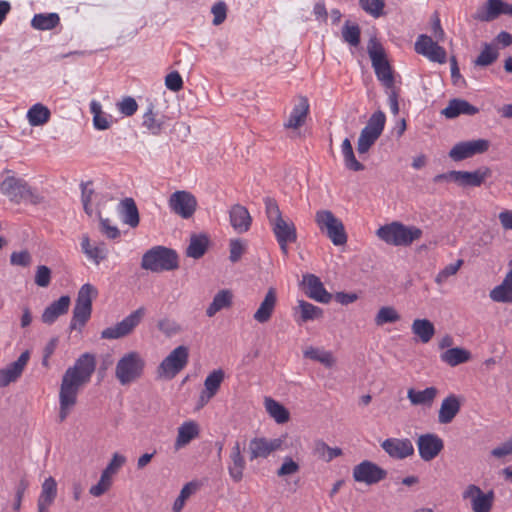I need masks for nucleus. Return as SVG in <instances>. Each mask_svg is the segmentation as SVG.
<instances>
[{
	"mask_svg": "<svg viewBox=\"0 0 512 512\" xmlns=\"http://www.w3.org/2000/svg\"><path fill=\"white\" fill-rule=\"evenodd\" d=\"M95 369V355L86 352L80 355L74 365L63 374L59 391V418L61 422L67 418L76 405L81 387L90 382Z\"/></svg>",
	"mask_w": 512,
	"mask_h": 512,
	"instance_id": "f257e3e1",
	"label": "nucleus"
},
{
	"mask_svg": "<svg viewBox=\"0 0 512 512\" xmlns=\"http://www.w3.org/2000/svg\"><path fill=\"white\" fill-rule=\"evenodd\" d=\"M264 203L269 224L280 246V250L287 256L289 253L288 244L294 243L297 240L296 227L292 221L283 219L280 208L274 199L267 197Z\"/></svg>",
	"mask_w": 512,
	"mask_h": 512,
	"instance_id": "f03ea898",
	"label": "nucleus"
},
{
	"mask_svg": "<svg viewBox=\"0 0 512 512\" xmlns=\"http://www.w3.org/2000/svg\"><path fill=\"white\" fill-rule=\"evenodd\" d=\"M367 49L378 80L387 88L386 93L388 96H398L399 91L395 87L393 72L382 44L376 38H371Z\"/></svg>",
	"mask_w": 512,
	"mask_h": 512,
	"instance_id": "7ed1b4c3",
	"label": "nucleus"
},
{
	"mask_svg": "<svg viewBox=\"0 0 512 512\" xmlns=\"http://www.w3.org/2000/svg\"><path fill=\"white\" fill-rule=\"evenodd\" d=\"M376 234L389 245L407 247L414 241L419 240L423 235V231L416 226H406L401 222L394 221L381 226Z\"/></svg>",
	"mask_w": 512,
	"mask_h": 512,
	"instance_id": "20e7f679",
	"label": "nucleus"
},
{
	"mask_svg": "<svg viewBox=\"0 0 512 512\" xmlns=\"http://www.w3.org/2000/svg\"><path fill=\"white\" fill-rule=\"evenodd\" d=\"M178 266L176 251L164 246H155L147 250L141 260V267L154 273L175 270Z\"/></svg>",
	"mask_w": 512,
	"mask_h": 512,
	"instance_id": "39448f33",
	"label": "nucleus"
},
{
	"mask_svg": "<svg viewBox=\"0 0 512 512\" xmlns=\"http://www.w3.org/2000/svg\"><path fill=\"white\" fill-rule=\"evenodd\" d=\"M1 191L12 202L17 204L25 202L37 205L43 202V196L29 186L24 179L14 176H9L4 179L1 184Z\"/></svg>",
	"mask_w": 512,
	"mask_h": 512,
	"instance_id": "423d86ee",
	"label": "nucleus"
},
{
	"mask_svg": "<svg viewBox=\"0 0 512 512\" xmlns=\"http://www.w3.org/2000/svg\"><path fill=\"white\" fill-rule=\"evenodd\" d=\"M97 296L96 288L86 283L78 291L73 316L69 325L70 330L81 331L91 317L92 300Z\"/></svg>",
	"mask_w": 512,
	"mask_h": 512,
	"instance_id": "0eeeda50",
	"label": "nucleus"
},
{
	"mask_svg": "<svg viewBox=\"0 0 512 512\" xmlns=\"http://www.w3.org/2000/svg\"><path fill=\"white\" fill-rule=\"evenodd\" d=\"M315 222L320 231L325 233L334 245L341 246L346 244L347 234L344 225L330 210L317 211Z\"/></svg>",
	"mask_w": 512,
	"mask_h": 512,
	"instance_id": "6e6552de",
	"label": "nucleus"
},
{
	"mask_svg": "<svg viewBox=\"0 0 512 512\" xmlns=\"http://www.w3.org/2000/svg\"><path fill=\"white\" fill-rule=\"evenodd\" d=\"M144 366L145 361L138 352H129L118 360L115 377L121 385L130 384L142 375Z\"/></svg>",
	"mask_w": 512,
	"mask_h": 512,
	"instance_id": "1a4fd4ad",
	"label": "nucleus"
},
{
	"mask_svg": "<svg viewBox=\"0 0 512 512\" xmlns=\"http://www.w3.org/2000/svg\"><path fill=\"white\" fill-rule=\"evenodd\" d=\"M166 100L162 102L155 98L150 101L143 115L142 126L145 127L150 134L158 136L168 125L170 117L166 114L163 108H166Z\"/></svg>",
	"mask_w": 512,
	"mask_h": 512,
	"instance_id": "9d476101",
	"label": "nucleus"
},
{
	"mask_svg": "<svg viewBox=\"0 0 512 512\" xmlns=\"http://www.w3.org/2000/svg\"><path fill=\"white\" fill-rule=\"evenodd\" d=\"M144 313L145 309L143 307L136 309L114 326L102 330L101 338L115 340L128 336L139 325Z\"/></svg>",
	"mask_w": 512,
	"mask_h": 512,
	"instance_id": "9b49d317",
	"label": "nucleus"
},
{
	"mask_svg": "<svg viewBox=\"0 0 512 512\" xmlns=\"http://www.w3.org/2000/svg\"><path fill=\"white\" fill-rule=\"evenodd\" d=\"M189 350L186 346L180 345L165 357L158 367L160 376L166 378L175 377L188 363Z\"/></svg>",
	"mask_w": 512,
	"mask_h": 512,
	"instance_id": "f8f14e48",
	"label": "nucleus"
},
{
	"mask_svg": "<svg viewBox=\"0 0 512 512\" xmlns=\"http://www.w3.org/2000/svg\"><path fill=\"white\" fill-rule=\"evenodd\" d=\"M285 440L286 435L273 439L266 437L252 438L248 444L249 460L254 461L258 458H268L275 451L283 449Z\"/></svg>",
	"mask_w": 512,
	"mask_h": 512,
	"instance_id": "ddd939ff",
	"label": "nucleus"
},
{
	"mask_svg": "<svg viewBox=\"0 0 512 512\" xmlns=\"http://www.w3.org/2000/svg\"><path fill=\"white\" fill-rule=\"evenodd\" d=\"M125 462V456L119 453H114L109 464L102 471L98 483L90 488V494L94 497H100L108 491L112 485V476L125 464Z\"/></svg>",
	"mask_w": 512,
	"mask_h": 512,
	"instance_id": "4468645a",
	"label": "nucleus"
},
{
	"mask_svg": "<svg viewBox=\"0 0 512 512\" xmlns=\"http://www.w3.org/2000/svg\"><path fill=\"white\" fill-rule=\"evenodd\" d=\"M168 205L172 212L181 216L183 219H189L196 211L197 200L195 196L188 191H176L171 194Z\"/></svg>",
	"mask_w": 512,
	"mask_h": 512,
	"instance_id": "2eb2a0df",
	"label": "nucleus"
},
{
	"mask_svg": "<svg viewBox=\"0 0 512 512\" xmlns=\"http://www.w3.org/2000/svg\"><path fill=\"white\" fill-rule=\"evenodd\" d=\"M386 476V470L369 460H364L353 468V479L366 485L377 484Z\"/></svg>",
	"mask_w": 512,
	"mask_h": 512,
	"instance_id": "dca6fc26",
	"label": "nucleus"
},
{
	"mask_svg": "<svg viewBox=\"0 0 512 512\" xmlns=\"http://www.w3.org/2000/svg\"><path fill=\"white\" fill-rule=\"evenodd\" d=\"M490 142L486 139H476L456 143L449 151V157L454 161H462L477 154L488 151Z\"/></svg>",
	"mask_w": 512,
	"mask_h": 512,
	"instance_id": "f3484780",
	"label": "nucleus"
},
{
	"mask_svg": "<svg viewBox=\"0 0 512 512\" xmlns=\"http://www.w3.org/2000/svg\"><path fill=\"white\" fill-rule=\"evenodd\" d=\"M414 49L416 53L423 55L432 62L443 64L447 60V53L445 49L426 34L418 36Z\"/></svg>",
	"mask_w": 512,
	"mask_h": 512,
	"instance_id": "a211bd4d",
	"label": "nucleus"
},
{
	"mask_svg": "<svg viewBox=\"0 0 512 512\" xmlns=\"http://www.w3.org/2000/svg\"><path fill=\"white\" fill-rule=\"evenodd\" d=\"M417 447L420 458L428 462L439 455L444 448V442L437 434L426 433L418 437Z\"/></svg>",
	"mask_w": 512,
	"mask_h": 512,
	"instance_id": "6ab92c4d",
	"label": "nucleus"
},
{
	"mask_svg": "<svg viewBox=\"0 0 512 512\" xmlns=\"http://www.w3.org/2000/svg\"><path fill=\"white\" fill-rule=\"evenodd\" d=\"M463 498L471 500L474 512H490L494 502V492L484 493L478 486L472 484L464 491Z\"/></svg>",
	"mask_w": 512,
	"mask_h": 512,
	"instance_id": "aec40b11",
	"label": "nucleus"
},
{
	"mask_svg": "<svg viewBox=\"0 0 512 512\" xmlns=\"http://www.w3.org/2000/svg\"><path fill=\"white\" fill-rule=\"evenodd\" d=\"M382 449L394 459H405L414 454V446L408 438H387L381 443Z\"/></svg>",
	"mask_w": 512,
	"mask_h": 512,
	"instance_id": "412c9836",
	"label": "nucleus"
},
{
	"mask_svg": "<svg viewBox=\"0 0 512 512\" xmlns=\"http://www.w3.org/2000/svg\"><path fill=\"white\" fill-rule=\"evenodd\" d=\"M303 284L305 286V294L317 302L327 304L332 299L330 294L324 287L320 278L314 274L303 275Z\"/></svg>",
	"mask_w": 512,
	"mask_h": 512,
	"instance_id": "4be33fe9",
	"label": "nucleus"
},
{
	"mask_svg": "<svg viewBox=\"0 0 512 512\" xmlns=\"http://www.w3.org/2000/svg\"><path fill=\"white\" fill-rule=\"evenodd\" d=\"M29 358V352L24 351L16 361L0 369V387H7L10 383L15 382L22 375Z\"/></svg>",
	"mask_w": 512,
	"mask_h": 512,
	"instance_id": "5701e85b",
	"label": "nucleus"
},
{
	"mask_svg": "<svg viewBox=\"0 0 512 512\" xmlns=\"http://www.w3.org/2000/svg\"><path fill=\"white\" fill-rule=\"evenodd\" d=\"M245 468L246 460L242 453V446L239 441H236L231 448L227 465L229 476L235 483L243 479Z\"/></svg>",
	"mask_w": 512,
	"mask_h": 512,
	"instance_id": "b1692460",
	"label": "nucleus"
},
{
	"mask_svg": "<svg viewBox=\"0 0 512 512\" xmlns=\"http://www.w3.org/2000/svg\"><path fill=\"white\" fill-rule=\"evenodd\" d=\"M276 303H277L276 290H275V288L270 287L268 289L264 299L260 303V306L258 307V309L255 311V313L253 315L254 320L261 324L268 322L273 315V312L276 307Z\"/></svg>",
	"mask_w": 512,
	"mask_h": 512,
	"instance_id": "393cba45",
	"label": "nucleus"
},
{
	"mask_svg": "<svg viewBox=\"0 0 512 512\" xmlns=\"http://www.w3.org/2000/svg\"><path fill=\"white\" fill-rule=\"evenodd\" d=\"M461 402L458 396L450 394L443 399L438 412V422L440 424H449L460 412Z\"/></svg>",
	"mask_w": 512,
	"mask_h": 512,
	"instance_id": "a878e982",
	"label": "nucleus"
},
{
	"mask_svg": "<svg viewBox=\"0 0 512 512\" xmlns=\"http://www.w3.org/2000/svg\"><path fill=\"white\" fill-rule=\"evenodd\" d=\"M70 302V297L67 295H63L58 300L53 301L43 311L41 316L42 322L48 325L53 324L58 317L68 312Z\"/></svg>",
	"mask_w": 512,
	"mask_h": 512,
	"instance_id": "bb28decb",
	"label": "nucleus"
},
{
	"mask_svg": "<svg viewBox=\"0 0 512 512\" xmlns=\"http://www.w3.org/2000/svg\"><path fill=\"white\" fill-rule=\"evenodd\" d=\"M456 183L462 187H479L491 175L489 168L478 169L472 172L457 171Z\"/></svg>",
	"mask_w": 512,
	"mask_h": 512,
	"instance_id": "cd10ccee",
	"label": "nucleus"
},
{
	"mask_svg": "<svg viewBox=\"0 0 512 512\" xmlns=\"http://www.w3.org/2000/svg\"><path fill=\"white\" fill-rule=\"evenodd\" d=\"M230 224L238 233H244L249 230L252 218L249 211L242 205L236 204L229 211Z\"/></svg>",
	"mask_w": 512,
	"mask_h": 512,
	"instance_id": "c85d7f7f",
	"label": "nucleus"
},
{
	"mask_svg": "<svg viewBox=\"0 0 512 512\" xmlns=\"http://www.w3.org/2000/svg\"><path fill=\"white\" fill-rule=\"evenodd\" d=\"M118 212L123 223L135 228L139 225L140 217L137 205L133 198L127 197L120 201Z\"/></svg>",
	"mask_w": 512,
	"mask_h": 512,
	"instance_id": "c756f323",
	"label": "nucleus"
},
{
	"mask_svg": "<svg viewBox=\"0 0 512 512\" xmlns=\"http://www.w3.org/2000/svg\"><path fill=\"white\" fill-rule=\"evenodd\" d=\"M309 107L307 98H301L300 102L291 110L287 121L284 123V127L288 129H297L301 127L306 121L309 113Z\"/></svg>",
	"mask_w": 512,
	"mask_h": 512,
	"instance_id": "7c9ffc66",
	"label": "nucleus"
},
{
	"mask_svg": "<svg viewBox=\"0 0 512 512\" xmlns=\"http://www.w3.org/2000/svg\"><path fill=\"white\" fill-rule=\"evenodd\" d=\"M437 395L438 389L434 386L427 387L424 390L410 388L407 391V398L414 406L421 405L431 407Z\"/></svg>",
	"mask_w": 512,
	"mask_h": 512,
	"instance_id": "2f4dec72",
	"label": "nucleus"
},
{
	"mask_svg": "<svg viewBox=\"0 0 512 512\" xmlns=\"http://www.w3.org/2000/svg\"><path fill=\"white\" fill-rule=\"evenodd\" d=\"M502 0H487L477 9L473 18L481 22H491L501 16Z\"/></svg>",
	"mask_w": 512,
	"mask_h": 512,
	"instance_id": "473e14b6",
	"label": "nucleus"
},
{
	"mask_svg": "<svg viewBox=\"0 0 512 512\" xmlns=\"http://www.w3.org/2000/svg\"><path fill=\"white\" fill-rule=\"evenodd\" d=\"M477 112L478 109L476 107L457 98H453L449 105L442 110V114L448 119L456 118L460 114L473 115Z\"/></svg>",
	"mask_w": 512,
	"mask_h": 512,
	"instance_id": "72a5a7b5",
	"label": "nucleus"
},
{
	"mask_svg": "<svg viewBox=\"0 0 512 512\" xmlns=\"http://www.w3.org/2000/svg\"><path fill=\"white\" fill-rule=\"evenodd\" d=\"M470 359V351L460 347L447 349L446 351L440 354V360L451 367H455L460 364L466 363Z\"/></svg>",
	"mask_w": 512,
	"mask_h": 512,
	"instance_id": "f704fd0d",
	"label": "nucleus"
},
{
	"mask_svg": "<svg viewBox=\"0 0 512 512\" xmlns=\"http://www.w3.org/2000/svg\"><path fill=\"white\" fill-rule=\"evenodd\" d=\"M199 435V427L194 421L184 422L178 428V435L175 442V448L180 449L189 444Z\"/></svg>",
	"mask_w": 512,
	"mask_h": 512,
	"instance_id": "c9c22d12",
	"label": "nucleus"
},
{
	"mask_svg": "<svg viewBox=\"0 0 512 512\" xmlns=\"http://www.w3.org/2000/svg\"><path fill=\"white\" fill-rule=\"evenodd\" d=\"M81 248L83 253L97 265L101 261L105 260L108 255V250L106 248L105 243H100L96 246H92L90 244V239L88 236H84L82 238Z\"/></svg>",
	"mask_w": 512,
	"mask_h": 512,
	"instance_id": "e433bc0d",
	"label": "nucleus"
},
{
	"mask_svg": "<svg viewBox=\"0 0 512 512\" xmlns=\"http://www.w3.org/2000/svg\"><path fill=\"white\" fill-rule=\"evenodd\" d=\"M411 330L422 343H428L435 334L434 324L428 319H415L411 325Z\"/></svg>",
	"mask_w": 512,
	"mask_h": 512,
	"instance_id": "4c0bfd02",
	"label": "nucleus"
},
{
	"mask_svg": "<svg viewBox=\"0 0 512 512\" xmlns=\"http://www.w3.org/2000/svg\"><path fill=\"white\" fill-rule=\"evenodd\" d=\"M208 246L209 239L205 234H194L190 238L186 255L194 259H199L206 253Z\"/></svg>",
	"mask_w": 512,
	"mask_h": 512,
	"instance_id": "58836bf2",
	"label": "nucleus"
},
{
	"mask_svg": "<svg viewBox=\"0 0 512 512\" xmlns=\"http://www.w3.org/2000/svg\"><path fill=\"white\" fill-rule=\"evenodd\" d=\"M60 24V17L57 13L35 14L31 20V26L40 31L52 30Z\"/></svg>",
	"mask_w": 512,
	"mask_h": 512,
	"instance_id": "ea45409f",
	"label": "nucleus"
},
{
	"mask_svg": "<svg viewBox=\"0 0 512 512\" xmlns=\"http://www.w3.org/2000/svg\"><path fill=\"white\" fill-rule=\"evenodd\" d=\"M232 292L228 289L220 290L214 296L211 304L206 309L208 317H213L217 312L232 305Z\"/></svg>",
	"mask_w": 512,
	"mask_h": 512,
	"instance_id": "a19ab883",
	"label": "nucleus"
},
{
	"mask_svg": "<svg viewBox=\"0 0 512 512\" xmlns=\"http://www.w3.org/2000/svg\"><path fill=\"white\" fill-rule=\"evenodd\" d=\"M312 453L318 459L330 462L334 458L342 455V449L339 447H330L323 440H316L313 445Z\"/></svg>",
	"mask_w": 512,
	"mask_h": 512,
	"instance_id": "79ce46f5",
	"label": "nucleus"
},
{
	"mask_svg": "<svg viewBox=\"0 0 512 512\" xmlns=\"http://www.w3.org/2000/svg\"><path fill=\"white\" fill-rule=\"evenodd\" d=\"M265 409L267 413L278 423H286L290 418L289 411L278 401L267 397L265 398Z\"/></svg>",
	"mask_w": 512,
	"mask_h": 512,
	"instance_id": "37998d69",
	"label": "nucleus"
},
{
	"mask_svg": "<svg viewBox=\"0 0 512 512\" xmlns=\"http://www.w3.org/2000/svg\"><path fill=\"white\" fill-rule=\"evenodd\" d=\"M490 298L498 303L512 302V279L504 278L501 284L495 286L489 293Z\"/></svg>",
	"mask_w": 512,
	"mask_h": 512,
	"instance_id": "c03bdc74",
	"label": "nucleus"
},
{
	"mask_svg": "<svg viewBox=\"0 0 512 512\" xmlns=\"http://www.w3.org/2000/svg\"><path fill=\"white\" fill-rule=\"evenodd\" d=\"M50 110L41 103L31 106L27 112V119L31 126H41L50 119Z\"/></svg>",
	"mask_w": 512,
	"mask_h": 512,
	"instance_id": "a18cd8bd",
	"label": "nucleus"
},
{
	"mask_svg": "<svg viewBox=\"0 0 512 512\" xmlns=\"http://www.w3.org/2000/svg\"><path fill=\"white\" fill-rule=\"evenodd\" d=\"M298 310L300 313L299 319L296 320L298 323L313 321L323 316V310L320 307L305 300L298 301Z\"/></svg>",
	"mask_w": 512,
	"mask_h": 512,
	"instance_id": "49530a36",
	"label": "nucleus"
},
{
	"mask_svg": "<svg viewBox=\"0 0 512 512\" xmlns=\"http://www.w3.org/2000/svg\"><path fill=\"white\" fill-rule=\"evenodd\" d=\"M90 112L93 115V126L96 130H107L111 126V116L102 111L99 102L93 100L90 103Z\"/></svg>",
	"mask_w": 512,
	"mask_h": 512,
	"instance_id": "de8ad7c7",
	"label": "nucleus"
},
{
	"mask_svg": "<svg viewBox=\"0 0 512 512\" xmlns=\"http://www.w3.org/2000/svg\"><path fill=\"white\" fill-rule=\"evenodd\" d=\"M341 152L344 158L345 167L351 171H362L364 170V165L360 163L353 152V147L348 138H345L341 145Z\"/></svg>",
	"mask_w": 512,
	"mask_h": 512,
	"instance_id": "09e8293b",
	"label": "nucleus"
},
{
	"mask_svg": "<svg viewBox=\"0 0 512 512\" xmlns=\"http://www.w3.org/2000/svg\"><path fill=\"white\" fill-rule=\"evenodd\" d=\"M304 357L320 362L327 368H331L335 364L332 352L319 348L309 347L304 351Z\"/></svg>",
	"mask_w": 512,
	"mask_h": 512,
	"instance_id": "8fccbe9b",
	"label": "nucleus"
},
{
	"mask_svg": "<svg viewBox=\"0 0 512 512\" xmlns=\"http://www.w3.org/2000/svg\"><path fill=\"white\" fill-rule=\"evenodd\" d=\"M224 378L225 373L222 369L213 370L211 373L208 374L204 381V390L209 392L210 395L212 394L215 396L219 391L221 383L223 382Z\"/></svg>",
	"mask_w": 512,
	"mask_h": 512,
	"instance_id": "3c124183",
	"label": "nucleus"
},
{
	"mask_svg": "<svg viewBox=\"0 0 512 512\" xmlns=\"http://www.w3.org/2000/svg\"><path fill=\"white\" fill-rule=\"evenodd\" d=\"M56 497H57V483L53 477H48L42 483L41 493L38 497V500L53 504Z\"/></svg>",
	"mask_w": 512,
	"mask_h": 512,
	"instance_id": "603ef678",
	"label": "nucleus"
},
{
	"mask_svg": "<svg viewBox=\"0 0 512 512\" xmlns=\"http://www.w3.org/2000/svg\"><path fill=\"white\" fill-rule=\"evenodd\" d=\"M399 320V313L396 311L394 307L391 306L381 307L375 316V324L377 326H382L387 323H395Z\"/></svg>",
	"mask_w": 512,
	"mask_h": 512,
	"instance_id": "864d4df0",
	"label": "nucleus"
},
{
	"mask_svg": "<svg viewBox=\"0 0 512 512\" xmlns=\"http://www.w3.org/2000/svg\"><path fill=\"white\" fill-rule=\"evenodd\" d=\"M360 35L361 31L358 24H351L349 21L345 22L342 28V37L345 42L356 47L360 43Z\"/></svg>",
	"mask_w": 512,
	"mask_h": 512,
	"instance_id": "5fc2aeb1",
	"label": "nucleus"
},
{
	"mask_svg": "<svg viewBox=\"0 0 512 512\" xmlns=\"http://www.w3.org/2000/svg\"><path fill=\"white\" fill-rule=\"evenodd\" d=\"M380 136L370 132L366 129H362L357 142V150L360 154L367 153L369 149L375 144Z\"/></svg>",
	"mask_w": 512,
	"mask_h": 512,
	"instance_id": "6e6d98bb",
	"label": "nucleus"
},
{
	"mask_svg": "<svg viewBox=\"0 0 512 512\" xmlns=\"http://www.w3.org/2000/svg\"><path fill=\"white\" fill-rule=\"evenodd\" d=\"M498 58V52L488 43L484 44L483 50L474 60L476 66H489Z\"/></svg>",
	"mask_w": 512,
	"mask_h": 512,
	"instance_id": "4d7b16f0",
	"label": "nucleus"
},
{
	"mask_svg": "<svg viewBox=\"0 0 512 512\" xmlns=\"http://www.w3.org/2000/svg\"><path fill=\"white\" fill-rule=\"evenodd\" d=\"M385 122V114L382 111L378 110L371 115L364 129L381 136L385 127Z\"/></svg>",
	"mask_w": 512,
	"mask_h": 512,
	"instance_id": "13d9d810",
	"label": "nucleus"
},
{
	"mask_svg": "<svg viewBox=\"0 0 512 512\" xmlns=\"http://www.w3.org/2000/svg\"><path fill=\"white\" fill-rule=\"evenodd\" d=\"M360 7L368 14L378 18L384 14V0H359Z\"/></svg>",
	"mask_w": 512,
	"mask_h": 512,
	"instance_id": "bf43d9fd",
	"label": "nucleus"
},
{
	"mask_svg": "<svg viewBox=\"0 0 512 512\" xmlns=\"http://www.w3.org/2000/svg\"><path fill=\"white\" fill-rule=\"evenodd\" d=\"M463 265V260L458 259L455 263H451L441 269L435 277V282L439 285L444 284L449 277L455 275Z\"/></svg>",
	"mask_w": 512,
	"mask_h": 512,
	"instance_id": "052dcab7",
	"label": "nucleus"
},
{
	"mask_svg": "<svg viewBox=\"0 0 512 512\" xmlns=\"http://www.w3.org/2000/svg\"><path fill=\"white\" fill-rule=\"evenodd\" d=\"M30 482L27 476L24 474L19 479L18 483L15 486V500L13 503V509L15 511H19L22 504V499L24 497L25 491L28 489Z\"/></svg>",
	"mask_w": 512,
	"mask_h": 512,
	"instance_id": "680f3d73",
	"label": "nucleus"
},
{
	"mask_svg": "<svg viewBox=\"0 0 512 512\" xmlns=\"http://www.w3.org/2000/svg\"><path fill=\"white\" fill-rule=\"evenodd\" d=\"M229 248H230L229 259L231 262L236 263L241 259L243 253L245 252L246 245L240 239H232L230 241Z\"/></svg>",
	"mask_w": 512,
	"mask_h": 512,
	"instance_id": "e2e57ef3",
	"label": "nucleus"
},
{
	"mask_svg": "<svg viewBox=\"0 0 512 512\" xmlns=\"http://www.w3.org/2000/svg\"><path fill=\"white\" fill-rule=\"evenodd\" d=\"M211 13L214 16L213 24L220 25L222 24L227 17V5L224 1L216 2L212 8Z\"/></svg>",
	"mask_w": 512,
	"mask_h": 512,
	"instance_id": "0e129e2a",
	"label": "nucleus"
},
{
	"mask_svg": "<svg viewBox=\"0 0 512 512\" xmlns=\"http://www.w3.org/2000/svg\"><path fill=\"white\" fill-rule=\"evenodd\" d=\"M31 254L27 250L14 251L10 255V263L16 266L27 267L31 264Z\"/></svg>",
	"mask_w": 512,
	"mask_h": 512,
	"instance_id": "69168bd1",
	"label": "nucleus"
},
{
	"mask_svg": "<svg viewBox=\"0 0 512 512\" xmlns=\"http://www.w3.org/2000/svg\"><path fill=\"white\" fill-rule=\"evenodd\" d=\"M51 282V270L45 265L37 267L35 274V283L39 287H48Z\"/></svg>",
	"mask_w": 512,
	"mask_h": 512,
	"instance_id": "338daca9",
	"label": "nucleus"
},
{
	"mask_svg": "<svg viewBox=\"0 0 512 512\" xmlns=\"http://www.w3.org/2000/svg\"><path fill=\"white\" fill-rule=\"evenodd\" d=\"M192 490H193L192 483H187L183 486V488L180 491L179 496L174 501V504H173L174 512H180L183 509L186 499L192 494Z\"/></svg>",
	"mask_w": 512,
	"mask_h": 512,
	"instance_id": "774afa93",
	"label": "nucleus"
}]
</instances>
